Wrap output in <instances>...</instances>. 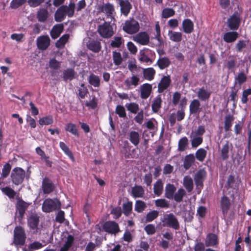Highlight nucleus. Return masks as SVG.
Here are the masks:
<instances>
[{
    "mask_svg": "<svg viewBox=\"0 0 251 251\" xmlns=\"http://www.w3.org/2000/svg\"><path fill=\"white\" fill-rule=\"evenodd\" d=\"M160 221L163 227L171 228L175 230H178L180 228L178 220L173 213L164 214L161 218Z\"/></svg>",
    "mask_w": 251,
    "mask_h": 251,
    "instance_id": "obj_1",
    "label": "nucleus"
},
{
    "mask_svg": "<svg viewBox=\"0 0 251 251\" xmlns=\"http://www.w3.org/2000/svg\"><path fill=\"white\" fill-rule=\"evenodd\" d=\"M140 29L139 23L135 20L132 19L125 21L123 25V30L129 34H133L138 32Z\"/></svg>",
    "mask_w": 251,
    "mask_h": 251,
    "instance_id": "obj_2",
    "label": "nucleus"
},
{
    "mask_svg": "<svg viewBox=\"0 0 251 251\" xmlns=\"http://www.w3.org/2000/svg\"><path fill=\"white\" fill-rule=\"evenodd\" d=\"M74 237L73 235L67 234L62 238L60 244L59 251H74Z\"/></svg>",
    "mask_w": 251,
    "mask_h": 251,
    "instance_id": "obj_3",
    "label": "nucleus"
},
{
    "mask_svg": "<svg viewBox=\"0 0 251 251\" xmlns=\"http://www.w3.org/2000/svg\"><path fill=\"white\" fill-rule=\"evenodd\" d=\"M25 172L22 168L20 167L14 168L11 174L12 182L16 185L21 184L25 177Z\"/></svg>",
    "mask_w": 251,
    "mask_h": 251,
    "instance_id": "obj_4",
    "label": "nucleus"
},
{
    "mask_svg": "<svg viewBox=\"0 0 251 251\" xmlns=\"http://www.w3.org/2000/svg\"><path fill=\"white\" fill-rule=\"evenodd\" d=\"M60 207V203L57 199H47L42 204V210L45 212H50L59 208Z\"/></svg>",
    "mask_w": 251,
    "mask_h": 251,
    "instance_id": "obj_5",
    "label": "nucleus"
},
{
    "mask_svg": "<svg viewBox=\"0 0 251 251\" xmlns=\"http://www.w3.org/2000/svg\"><path fill=\"white\" fill-rule=\"evenodd\" d=\"M25 230L21 226H16L14 230V243L16 245H23L25 241Z\"/></svg>",
    "mask_w": 251,
    "mask_h": 251,
    "instance_id": "obj_6",
    "label": "nucleus"
},
{
    "mask_svg": "<svg viewBox=\"0 0 251 251\" xmlns=\"http://www.w3.org/2000/svg\"><path fill=\"white\" fill-rule=\"evenodd\" d=\"M155 52L150 49L145 48L140 51L139 60L148 64H151L155 58Z\"/></svg>",
    "mask_w": 251,
    "mask_h": 251,
    "instance_id": "obj_7",
    "label": "nucleus"
},
{
    "mask_svg": "<svg viewBox=\"0 0 251 251\" xmlns=\"http://www.w3.org/2000/svg\"><path fill=\"white\" fill-rule=\"evenodd\" d=\"M98 31L100 35L105 38L111 37L114 33L112 26L107 22H104L102 25H100Z\"/></svg>",
    "mask_w": 251,
    "mask_h": 251,
    "instance_id": "obj_8",
    "label": "nucleus"
},
{
    "mask_svg": "<svg viewBox=\"0 0 251 251\" xmlns=\"http://www.w3.org/2000/svg\"><path fill=\"white\" fill-rule=\"evenodd\" d=\"M100 10L105 13L107 18L110 19V22L114 21L116 12L113 4L110 3H104L100 6Z\"/></svg>",
    "mask_w": 251,
    "mask_h": 251,
    "instance_id": "obj_9",
    "label": "nucleus"
},
{
    "mask_svg": "<svg viewBox=\"0 0 251 251\" xmlns=\"http://www.w3.org/2000/svg\"><path fill=\"white\" fill-rule=\"evenodd\" d=\"M28 225L34 233L40 232V229L38 227L39 223V216L36 214H32L27 219Z\"/></svg>",
    "mask_w": 251,
    "mask_h": 251,
    "instance_id": "obj_10",
    "label": "nucleus"
},
{
    "mask_svg": "<svg viewBox=\"0 0 251 251\" xmlns=\"http://www.w3.org/2000/svg\"><path fill=\"white\" fill-rule=\"evenodd\" d=\"M240 21V15L237 12H235L227 20V26L231 30H236L239 26Z\"/></svg>",
    "mask_w": 251,
    "mask_h": 251,
    "instance_id": "obj_11",
    "label": "nucleus"
},
{
    "mask_svg": "<svg viewBox=\"0 0 251 251\" xmlns=\"http://www.w3.org/2000/svg\"><path fill=\"white\" fill-rule=\"evenodd\" d=\"M206 176V172L204 169H200L195 174L194 179L198 188L201 189L202 188L203 183Z\"/></svg>",
    "mask_w": 251,
    "mask_h": 251,
    "instance_id": "obj_12",
    "label": "nucleus"
},
{
    "mask_svg": "<svg viewBox=\"0 0 251 251\" xmlns=\"http://www.w3.org/2000/svg\"><path fill=\"white\" fill-rule=\"evenodd\" d=\"M133 40L141 45H147L150 42V36L146 32H140L133 37Z\"/></svg>",
    "mask_w": 251,
    "mask_h": 251,
    "instance_id": "obj_13",
    "label": "nucleus"
},
{
    "mask_svg": "<svg viewBox=\"0 0 251 251\" xmlns=\"http://www.w3.org/2000/svg\"><path fill=\"white\" fill-rule=\"evenodd\" d=\"M140 81V78L137 75H133L131 77L126 78L124 82L126 88L128 90L132 89L137 87Z\"/></svg>",
    "mask_w": 251,
    "mask_h": 251,
    "instance_id": "obj_14",
    "label": "nucleus"
},
{
    "mask_svg": "<svg viewBox=\"0 0 251 251\" xmlns=\"http://www.w3.org/2000/svg\"><path fill=\"white\" fill-rule=\"evenodd\" d=\"M219 244L218 236L214 233H208L206 235L204 245L208 247H216Z\"/></svg>",
    "mask_w": 251,
    "mask_h": 251,
    "instance_id": "obj_15",
    "label": "nucleus"
},
{
    "mask_svg": "<svg viewBox=\"0 0 251 251\" xmlns=\"http://www.w3.org/2000/svg\"><path fill=\"white\" fill-rule=\"evenodd\" d=\"M103 229L105 231L114 234L120 230L118 224L114 221H108L105 223Z\"/></svg>",
    "mask_w": 251,
    "mask_h": 251,
    "instance_id": "obj_16",
    "label": "nucleus"
},
{
    "mask_svg": "<svg viewBox=\"0 0 251 251\" xmlns=\"http://www.w3.org/2000/svg\"><path fill=\"white\" fill-rule=\"evenodd\" d=\"M84 43H86L88 49L93 52H98L100 50V43L99 41L87 38L84 40Z\"/></svg>",
    "mask_w": 251,
    "mask_h": 251,
    "instance_id": "obj_17",
    "label": "nucleus"
},
{
    "mask_svg": "<svg viewBox=\"0 0 251 251\" xmlns=\"http://www.w3.org/2000/svg\"><path fill=\"white\" fill-rule=\"evenodd\" d=\"M50 39L48 35L41 36L37 39V45L40 50H45L49 46Z\"/></svg>",
    "mask_w": 251,
    "mask_h": 251,
    "instance_id": "obj_18",
    "label": "nucleus"
},
{
    "mask_svg": "<svg viewBox=\"0 0 251 251\" xmlns=\"http://www.w3.org/2000/svg\"><path fill=\"white\" fill-rule=\"evenodd\" d=\"M197 94L199 100L201 101H206L209 99L211 91L208 90L206 87H202L198 89Z\"/></svg>",
    "mask_w": 251,
    "mask_h": 251,
    "instance_id": "obj_19",
    "label": "nucleus"
},
{
    "mask_svg": "<svg viewBox=\"0 0 251 251\" xmlns=\"http://www.w3.org/2000/svg\"><path fill=\"white\" fill-rule=\"evenodd\" d=\"M119 4L121 7V12L125 16H127L131 9L132 5L128 0H118Z\"/></svg>",
    "mask_w": 251,
    "mask_h": 251,
    "instance_id": "obj_20",
    "label": "nucleus"
},
{
    "mask_svg": "<svg viewBox=\"0 0 251 251\" xmlns=\"http://www.w3.org/2000/svg\"><path fill=\"white\" fill-rule=\"evenodd\" d=\"M140 89L141 98L143 99H146L151 95L152 91V86L150 84L145 83L140 86Z\"/></svg>",
    "mask_w": 251,
    "mask_h": 251,
    "instance_id": "obj_21",
    "label": "nucleus"
},
{
    "mask_svg": "<svg viewBox=\"0 0 251 251\" xmlns=\"http://www.w3.org/2000/svg\"><path fill=\"white\" fill-rule=\"evenodd\" d=\"M232 144L226 141L221 149V155L223 160H226L228 158L229 151L232 150Z\"/></svg>",
    "mask_w": 251,
    "mask_h": 251,
    "instance_id": "obj_22",
    "label": "nucleus"
},
{
    "mask_svg": "<svg viewBox=\"0 0 251 251\" xmlns=\"http://www.w3.org/2000/svg\"><path fill=\"white\" fill-rule=\"evenodd\" d=\"M171 83V79L169 75L163 76L158 84V91L162 93L168 88Z\"/></svg>",
    "mask_w": 251,
    "mask_h": 251,
    "instance_id": "obj_23",
    "label": "nucleus"
},
{
    "mask_svg": "<svg viewBox=\"0 0 251 251\" xmlns=\"http://www.w3.org/2000/svg\"><path fill=\"white\" fill-rule=\"evenodd\" d=\"M201 104L199 100L194 99L189 105L190 112L191 114H199L201 111Z\"/></svg>",
    "mask_w": 251,
    "mask_h": 251,
    "instance_id": "obj_24",
    "label": "nucleus"
},
{
    "mask_svg": "<svg viewBox=\"0 0 251 251\" xmlns=\"http://www.w3.org/2000/svg\"><path fill=\"white\" fill-rule=\"evenodd\" d=\"M183 31L187 34L192 33L194 30V24L189 19H184L182 23Z\"/></svg>",
    "mask_w": 251,
    "mask_h": 251,
    "instance_id": "obj_25",
    "label": "nucleus"
},
{
    "mask_svg": "<svg viewBox=\"0 0 251 251\" xmlns=\"http://www.w3.org/2000/svg\"><path fill=\"white\" fill-rule=\"evenodd\" d=\"M162 102V99L160 95L156 96L153 99L151 103V109L153 112L157 113L160 110Z\"/></svg>",
    "mask_w": 251,
    "mask_h": 251,
    "instance_id": "obj_26",
    "label": "nucleus"
},
{
    "mask_svg": "<svg viewBox=\"0 0 251 251\" xmlns=\"http://www.w3.org/2000/svg\"><path fill=\"white\" fill-rule=\"evenodd\" d=\"M176 191V188L173 184L170 183L166 184L165 188V197L168 199L173 200Z\"/></svg>",
    "mask_w": 251,
    "mask_h": 251,
    "instance_id": "obj_27",
    "label": "nucleus"
},
{
    "mask_svg": "<svg viewBox=\"0 0 251 251\" xmlns=\"http://www.w3.org/2000/svg\"><path fill=\"white\" fill-rule=\"evenodd\" d=\"M42 189L44 194H50L53 190V185L48 178H45L42 182Z\"/></svg>",
    "mask_w": 251,
    "mask_h": 251,
    "instance_id": "obj_28",
    "label": "nucleus"
},
{
    "mask_svg": "<svg viewBox=\"0 0 251 251\" xmlns=\"http://www.w3.org/2000/svg\"><path fill=\"white\" fill-rule=\"evenodd\" d=\"M156 64L160 69L163 70L170 66L171 61L167 57H160L156 62Z\"/></svg>",
    "mask_w": 251,
    "mask_h": 251,
    "instance_id": "obj_29",
    "label": "nucleus"
},
{
    "mask_svg": "<svg viewBox=\"0 0 251 251\" xmlns=\"http://www.w3.org/2000/svg\"><path fill=\"white\" fill-rule=\"evenodd\" d=\"M238 37V33L237 32L230 31L224 34L223 39L226 43H232L234 42Z\"/></svg>",
    "mask_w": 251,
    "mask_h": 251,
    "instance_id": "obj_30",
    "label": "nucleus"
},
{
    "mask_svg": "<svg viewBox=\"0 0 251 251\" xmlns=\"http://www.w3.org/2000/svg\"><path fill=\"white\" fill-rule=\"evenodd\" d=\"M128 139L134 146H137L140 141V135L138 132L131 131L128 133Z\"/></svg>",
    "mask_w": 251,
    "mask_h": 251,
    "instance_id": "obj_31",
    "label": "nucleus"
},
{
    "mask_svg": "<svg viewBox=\"0 0 251 251\" xmlns=\"http://www.w3.org/2000/svg\"><path fill=\"white\" fill-rule=\"evenodd\" d=\"M65 129L75 136L79 137V136L78 129L75 124L72 123L66 124L65 126Z\"/></svg>",
    "mask_w": 251,
    "mask_h": 251,
    "instance_id": "obj_32",
    "label": "nucleus"
},
{
    "mask_svg": "<svg viewBox=\"0 0 251 251\" xmlns=\"http://www.w3.org/2000/svg\"><path fill=\"white\" fill-rule=\"evenodd\" d=\"M66 16L64 7L61 6L56 11L54 14V19L56 22H61L65 19Z\"/></svg>",
    "mask_w": 251,
    "mask_h": 251,
    "instance_id": "obj_33",
    "label": "nucleus"
},
{
    "mask_svg": "<svg viewBox=\"0 0 251 251\" xmlns=\"http://www.w3.org/2000/svg\"><path fill=\"white\" fill-rule=\"evenodd\" d=\"M89 83L94 87H99L100 85V76L91 74L88 78Z\"/></svg>",
    "mask_w": 251,
    "mask_h": 251,
    "instance_id": "obj_34",
    "label": "nucleus"
},
{
    "mask_svg": "<svg viewBox=\"0 0 251 251\" xmlns=\"http://www.w3.org/2000/svg\"><path fill=\"white\" fill-rule=\"evenodd\" d=\"M168 36L170 40L175 42H179L182 40V34L180 32L169 30Z\"/></svg>",
    "mask_w": 251,
    "mask_h": 251,
    "instance_id": "obj_35",
    "label": "nucleus"
},
{
    "mask_svg": "<svg viewBox=\"0 0 251 251\" xmlns=\"http://www.w3.org/2000/svg\"><path fill=\"white\" fill-rule=\"evenodd\" d=\"M76 73L73 69H67L63 71V78L65 81L72 80L75 77Z\"/></svg>",
    "mask_w": 251,
    "mask_h": 251,
    "instance_id": "obj_36",
    "label": "nucleus"
},
{
    "mask_svg": "<svg viewBox=\"0 0 251 251\" xmlns=\"http://www.w3.org/2000/svg\"><path fill=\"white\" fill-rule=\"evenodd\" d=\"M63 30V25L61 24L54 25L50 31L51 37L55 39L59 37Z\"/></svg>",
    "mask_w": 251,
    "mask_h": 251,
    "instance_id": "obj_37",
    "label": "nucleus"
},
{
    "mask_svg": "<svg viewBox=\"0 0 251 251\" xmlns=\"http://www.w3.org/2000/svg\"><path fill=\"white\" fill-rule=\"evenodd\" d=\"M195 156L193 154L186 155L184 159L183 167L186 170L190 168L195 161Z\"/></svg>",
    "mask_w": 251,
    "mask_h": 251,
    "instance_id": "obj_38",
    "label": "nucleus"
},
{
    "mask_svg": "<svg viewBox=\"0 0 251 251\" xmlns=\"http://www.w3.org/2000/svg\"><path fill=\"white\" fill-rule=\"evenodd\" d=\"M234 119V118L232 115L228 114L226 116L224 122V129L226 132L231 129Z\"/></svg>",
    "mask_w": 251,
    "mask_h": 251,
    "instance_id": "obj_39",
    "label": "nucleus"
},
{
    "mask_svg": "<svg viewBox=\"0 0 251 251\" xmlns=\"http://www.w3.org/2000/svg\"><path fill=\"white\" fill-rule=\"evenodd\" d=\"M144 195V190L141 186H135L132 188V195L134 198H142Z\"/></svg>",
    "mask_w": 251,
    "mask_h": 251,
    "instance_id": "obj_40",
    "label": "nucleus"
},
{
    "mask_svg": "<svg viewBox=\"0 0 251 251\" xmlns=\"http://www.w3.org/2000/svg\"><path fill=\"white\" fill-rule=\"evenodd\" d=\"M183 185L188 192L193 189V181L190 176H187L183 178Z\"/></svg>",
    "mask_w": 251,
    "mask_h": 251,
    "instance_id": "obj_41",
    "label": "nucleus"
},
{
    "mask_svg": "<svg viewBox=\"0 0 251 251\" xmlns=\"http://www.w3.org/2000/svg\"><path fill=\"white\" fill-rule=\"evenodd\" d=\"M163 191V183L161 179L158 180L154 184L153 192L157 196H160Z\"/></svg>",
    "mask_w": 251,
    "mask_h": 251,
    "instance_id": "obj_42",
    "label": "nucleus"
},
{
    "mask_svg": "<svg viewBox=\"0 0 251 251\" xmlns=\"http://www.w3.org/2000/svg\"><path fill=\"white\" fill-rule=\"evenodd\" d=\"M64 7L65 13L69 17L73 16L75 8V4L74 2H70L68 5H62Z\"/></svg>",
    "mask_w": 251,
    "mask_h": 251,
    "instance_id": "obj_43",
    "label": "nucleus"
},
{
    "mask_svg": "<svg viewBox=\"0 0 251 251\" xmlns=\"http://www.w3.org/2000/svg\"><path fill=\"white\" fill-rule=\"evenodd\" d=\"M191 145L193 148H197L200 146L203 141V138L200 136H197L193 134H191Z\"/></svg>",
    "mask_w": 251,
    "mask_h": 251,
    "instance_id": "obj_44",
    "label": "nucleus"
},
{
    "mask_svg": "<svg viewBox=\"0 0 251 251\" xmlns=\"http://www.w3.org/2000/svg\"><path fill=\"white\" fill-rule=\"evenodd\" d=\"M48 11L44 8L40 9L37 13V19L40 22H44L48 17Z\"/></svg>",
    "mask_w": 251,
    "mask_h": 251,
    "instance_id": "obj_45",
    "label": "nucleus"
},
{
    "mask_svg": "<svg viewBox=\"0 0 251 251\" xmlns=\"http://www.w3.org/2000/svg\"><path fill=\"white\" fill-rule=\"evenodd\" d=\"M221 204L223 213H226L229 208L230 205L229 199L226 196H224L222 197L221 199Z\"/></svg>",
    "mask_w": 251,
    "mask_h": 251,
    "instance_id": "obj_46",
    "label": "nucleus"
},
{
    "mask_svg": "<svg viewBox=\"0 0 251 251\" xmlns=\"http://www.w3.org/2000/svg\"><path fill=\"white\" fill-rule=\"evenodd\" d=\"M155 74V70L152 68L145 69L143 71L144 76L146 79L151 80L153 79Z\"/></svg>",
    "mask_w": 251,
    "mask_h": 251,
    "instance_id": "obj_47",
    "label": "nucleus"
},
{
    "mask_svg": "<svg viewBox=\"0 0 251 251\" xmlns=\"http://www.w3.org/2000/svg\"><path fill=\"white\" fill-rule=\"evenodd\" d=\"M59 147L64 153L72 160H74V156L69 147L63 142H60Z\"/></svg>",
    "mask_w": 251,
    "mask_h": 251,
    "instance_id": "obj_48",
    "label": "nucleus"
},
{
    "mask_svg": "<svg viewBox=\"0 0 251 251\" xmlns=\"http://www.w3.org/2000/svg\"><path fill=\"white\" fill-rule=\"evenodd\" d=\"M175 14V10L172 8H165L162 10L161 17L167 19L173 16Z\"/></svg>",
    "mask_w": 251,
    "mask_h": 251,
    "instance_id": "obj_49",
    "label": "nucleus"
},
{
    "mask_svg": "<svg viewBox=\"0 0 251 251\" xmlns=\"http://www.w3.org/2000/svg\"><path fill=\"white\" fill-rule=\"evenodd\" d=\"M159 215V212L156 210L149 211L146 215L145 220L147 222H151L155 219Z\"/></svg>",
    "mask_w": 251,
    "mask_h": 251,
    "instance_id": "obj_50",
    "label": "nucleus"
},
{
    "mask_svg": "<svg viewBox=\"0 0 251 251\" xmlns=\"http://www.w3.org/2000/svg\"><path fill=\"white\" fill-rule=\"evenodd\" d=\"M26 208V203L24 202H19L17 206V213L19 214V216L22 218L24 216L25 209Z\"/></svg>",
    "mask_w": 251,
    "mask_h": 251,
    "instance_id": "obj_51",
    "label": "nucleus"
},
{
    "mask_svg": "<svg viewBox=\"0 0 251 251\" xmlns=\"http://www.w3.org/2000/svg\"><path fill=\"white\" fill-rule=\"evenodd\" d=\"M207 151L205 149L200 148L196 152V157L199 161L202 162L204 160Z\"/></svg>",
    "mask_w": 251,
    "mask_h": 251,
    "instance_id": "obj_52",
    "label": "nucleus"
},
{
    "mask_svg": "<svg viewBox=\"0 0 251 251\" xmlns=\"http://www.w3.org/2000/svg\"><path fill=\"white\" fill-rule=\"evenodd\" d=\"M124 41L122 37L115 36L111 41L110 45L113 48H119L123 44Z\"/></svg>",
    "mask_w": 251,
    "mask_h": 251,
    "instance_id": "obj_53",
    "label": "nucleus"
},
{
    "mask_svg": "<svg viewBox=\"0 0 251 251\" xmlns=\"http://www.w3.org/2000/svg\"><path fill=\"white\" fill-rule=\"evenodd\" d=\"M69 38V35L68 34L63 35L56 43V46L58 48H62L67 42Z\"/></svg>",
    "mask_w": 251,
    "mask_h": 251,
    "instance_id": "obj_54",
    "label": "nucleus"
},
{
    "mask_svg": "<svg viewBox=\"0 0 251 251\" xmlns=\"http://www.w3.org/2000/svg\"><path fill=\"white\" fill-rule=\"evenodd\" d=\"M132 209V202L131 201H127L124 203L123 204V213L126 216H128Z\"/></svg>",
    "mask_w": 251,
    "mask_h": 251,
    "instance_id": "obj_55",
    "label": "nucleus"
},
{
    "mask_svg": "<svg viewBox=\"0 0 251 251\" xmlns=\"http://www.w3.org/2000/svg\"><path fill=\"white\" fill-rule=\"evenodd\" d=\"M146 126L148 128L155 132L157 129V122L154 118H151L146 123Z\"/></svg>",
    "mask_w": 251,
    "mask_h": 251,
    "instance_id": "obj_56",
    "label": "nucleus"
},
{
    "mask_svg": "<svg viewBox=\"0 0 251 251\" xmlns=\"http://www.w3.org/2000/svg\"><path fill=\"white\" fill-rule=\"evenodd\" d=\"M185 195V191L183 189H179L175 193L173 199L176 202H179L182 201L184 196Z\"/></svg>",
    "mask_w": 251,
    "mask_h": 251,
    "instance_id": "obj_57",
    "label": "nucleus"
},
{
    "mask_svg": "<svg viewBox=\"0 0 251 251\" xmlns=\"http://www.w3.org/2000/svg\"><path fill=\"white\" fill-rule=\"evenodd\" d=\"M53 122V119L52 116H48L40 118L39 120V123L40 125H49Z\"/></svg>",
    "mask_w": 251,
    "mask_h": 251,
    "instance_id": "obj_58",
    "label": "nucleus"
},
{
    "mask_svg": "<svg viewBox=\"0 0 251 251\" xmlns=\"http://www.w3.org/2000/svg\"><path fill=\"white\" fill-rule=\"evenodd\" d=\"M147 206L146 203L142 201H137L135 204V210L138 213H141L143 212Z\"/></svg>",
    "mask_w": 251,
    "mask_h": 251,
    "instance_id": "obj_59",
    "label": "nucleus"
},
{
    "mask_svg": "<svg viewBox=\"0 0 251 251\" xmlns=\"http://www.w3.org/2000/svg\"><path fill=\"white\" fill-rule=\"evenodd\" d=\"M113 59L115 65L117 66L120 65L123 61V58L121 54L119 52L114 51L113 52Z\"/></svg>",
    "mask_w": 251,
    "mask_h": 251,
    "instance_id": "obj_60",
    "label": "nucleus"
},
{
    "mask_svg": "<svg viewBox=\"0 0 251 251\" xmlns=\"http://www.w3.org/2000/svg\"><path fill=\"white\" fill-rule=\"evenodd\" d=\"M156 206L160 208H168L169 207V202L164 199L156 200L154 201Z\"/></svg>",
    "mask_w": 251,
    "mask_h": 251,
    "instance_id": "obj_61",
    "label": "nucleus"
},
{
    "mask_svg": "<svg viewBox=\"0 0 251 251\" xmlns=\"http://www.w3.org/2000/svg\"><path fill=\"white\" fill-rule=\"evenodd\" d=\"M126 106L128 111L134 114L137 113L139 109L138 104L135 102L126 103Z\"/></svg>",
    "mask_w": 251,
    "mask_h": 251,
    "instance_id": "obj_62",
    "label": "nucleus"
},
{
    "mask_svg": "<svg viewBox=\"0 0 251 251\" xmlns=\"http://www.w3.org/2000/svg\"><path fill=\"white\" fill-rule=\"evenodd\" d=\"M188 144V139L184 137L181 138L178 142V150L180 151H184L186 149Z\"/></svg>",
    "mask_w": 251,
    "mask_h": 251,
    "instance_id": "obj_63",
    "label": "nucleus"
},
{
    "mask_svg": "<svg viewBox=\"0 0 251 251\" xmlns=\"http://www.w3.org/2000/svg\"><path fill=\"white\" fill-rule=\"evenodd\" d=\"M43 247L44 245L42 243L35 241L29 244L27 246V249L28 251H33L41 249Z\"/></svg>",
    "mask_w": 251,
    "mask_h": 251,
    "instance_id": "obj_64",
    "label": "nucleus"
}]
</instances>
